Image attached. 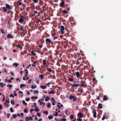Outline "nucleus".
Here are the masks:
<instances>
[{"mask_svg":"<svg viewBox=\"0 0 121 121\" xmlns=\"http://www.w3.org/2000/svg\"><path fill=\"white\" fill-rule=\"evenodd\" d=\"M80 82L81 84H80V86L84 87L85 88L86 87V84L85 81L81 80V81Z\"/></svg>","mask_w":121,"mask_h":121,"instance_id":"obj_1","label":"nucleus"},{"mask_svg":"<svg viewBox=\"0 0 121 121\" xmlns=\"http://www.w3.org/2000/svg\"><path fill=\"white\" fill-rule=\"evenodd\" d=\"M45 41L46 42V43L47 44H52L54 43L53 42L51 41L50 39L48 38L46 39Z\"/></svg>","mask_w":121,"mask_h":121,"instance_id":"obj_2","label":"nucleus"},{"mask_svg":"<svg viewBox=\"0 0 121 121\" xmlns=\"http://www.w3.org/2000/svg\"><path fill=\"white\" fill-rule=\"evenodd\" d=\"M69 98L70 99H73V100H72L73 102L77 101L78 100V98H77L75 96H73L72 95H70Z\"/></svg>","mask_w":121,"mask_h":121,"instance_id":"obj_3","label":"nucleus"},{"mask_svg":"<svg viewBox=\"0 0 121 121\" xmlns=\"http://www.w3.org/2000/svg\"><path fill=\"white\" fill-rule=\"evenodd\" d=\"M25 18V16L22 15L20 18L19 20L18 21L19 23H21L24 20V19Z\"/></svg>","mask_w":121,"mask_h":121,"instance_id":"obj_4","label":"nucleus"},{"mask_svg":"<svg viewBox=\"0 0 121 121\" xmlns=\"http://www.w3.org/2000/svg\"><path fill=\"white\" fill-rule=\"evenodd\" d=\"M92 112L93 113V117L94 118H95L96 117V109L94 108L93 110L92 111Z\"/></svg>","mask_w":121,"mask_h":121,"instance_id":"obj_5","label":"nucleus"},{"mask_svg":"<svg viewBox=\"0 0 121 121\" xmlns=\"http://www.w3.org/2000/svg\"><path fill=\"white\" fill-rule=\"evenodd\" d=\"M80 84H71V86L74 87H78L80 86Z\"/></svg>","mask_w":121,"mask_h":121,"instance_id":"obj_6","label":"nucleus"},{"mask_svg":"<svg viewBox=\"0 0 121 121\" xmlns=\"http://www.w3.org/2000/svg\"><path fill=\"white\" fill-rule=\"evenodd\" d=\"M76 75L77 78H79L80 77L79 72L78 71L76 72Z\"/></svg>","mask_w":121,"mask_h":121,"instance_id":"obj_7","label":"nucleus"},{"mask_svg":"<svg viewBox=\"0 0 121 121\" xmlns=\"http://www.w3.org/2000/svg\"><path fill=\"white\" fill-rule=\"evenodd\" d=\"M5 6L7 9H11V6L8 4H7L5 5Z\"/></svg>","mask_w":121,"mask_h":121,"instance_id":"obj_8","label":"nucleus"},{"mask_svg":"<svg viewBox=\"0 0 121 121\" xmlns=\"http://www.w3.org/2000/svg\"><path fill=\"white\" fill-rule=\"evenodd\" d=\"M108 98L106 95H104L103 98V99L104 101L107 100L108 99Z\"/></svg>","mask_w":121,"mask_h":121,"instance_id":"obj_9","label":"nucleus"},{"mask_svg":"<svg viewBox=\"0 0 121 121\" xmlns=\"http://www.w3.org/2000/svg\"><path fill=\"white\" fill-rule=\"evenodd\" d=\"M78 115L81 118H82L83 116V114L81 112H78Z\"/></svg>","mask_w":121,"mask_h":121,"instance_id":"obj_10","label":"nucleus"},{"mask_svg":"<svg viewBox=\"0 0 121 121\" xmlns=\"http://www.w3.org/2000/svg\"><path fill=\"white\" fill-rule=\"evenodd\" d=\"M39 6H41L42 5L43 3V2L42 0H39Z\"/></svg>","mask_w":121,"mask_h":121,"instance_id":"obj_11","label":"nucleus"},{"mask_svg":"<svg viewBox=\"0 0 121 121\" xmlns=\"http://www.w3.org/2000/svg\"><path fill=\"white\" fill-rule=\"evenodd\" d=\"M64 4V1H62L59 4L60 6L61 7L63 6Z\"/></svg>","mask_w":121,"mask_h":121,"instance_id":"obj_12","label":"nucleus"},{"mask_svg":"<svg viewBox=\"0 0 121 121\" xmlns=\"http://www.w3.org/2000/svg\"><path fill=\"white\" fill-rule=\"evenodd\" d=\"M7 37L9 38H12L13 37V36L10 34H8Z\"/></svg>","mask_w":121,"mask_h":121,"instance_id":"obj_13","label":"nucleus"},{"mask_svg":"<svg viewBox=\"0 0 121 121\" xmlns=\"http://www.w3.org/2000/svg\"><path fill=\"white\" fill-rule=\"evenodd\" d=\"M42 61L43 64L44 65H46V60H43Z\"/></svg>","mask_w":121,"mask_h":121,"instance_id":"obj_14","label":"nucleus"},{"mask_svg":"<svg viewBox=\"0 0 121 121\" xmlns=\"http://www.w3.org/2000/svg\"><path fill=\"white\" fill-rule=\"evenodd\" d=\"M102 104L101 103H99L98 104V107L100 109H101L102 108V107L101 106L102 105Z\"/></svg>","mask_w":121,"mask_h":121,"instance_id":"obj_15","label":"nucleus"},{"mask_svg":"<svg viewBox=\"0 0 121 121\" xmlns=\"http://www.w3.org/2000/svg\"><path fill=\"white\" fill-rule=\"evenodd\" d=\"M61 28L60 29V30L62 31L64 30H65L64 27L63 26H60Z\"/></svg>","mask_w":121,"mask_h":121,"instance_id":"obj_16","label":"nucleus"},{"mask_svg":"<svg viewBox=\"0 0 121 121\" xmlns=\"http://www.w3.org/2000/svg\"><path fill=\"white\" fill-rule=\"evenodd\" d=\"M40 87L43 89H45L46 88V86H43V85H42L40 86Z\"/></svg>","mask_w":121,"mask_h":121,"instance_id":"obj_17","label":"nucleus"},{"mask_svg":"<svg viewBox=\"0 0 121 121\" xmlns=\"http://www.w3.org/2000/svg\"><path fill=\"white\" fill-rule=\"evenodd\" d=\"M54 93V91H51L48 93V94H53Z\"/></svg>","mask_w":121,"mask_h":121,"instance_id":"obj_18","label":"nucleus"},{"mask_svg":"<svg viewBox=\"0 0 121 121\" xmlns=\"http://www.w3.org/2000/svg\"><path fill=\"white\" fill-rule=\"evenodd\" d=\"M31 53L34 56H35L36 54L34 52V51L33 50L31 51Z\"/></svg>","mask_w":121,"mask_h":121,"instance_id":"obj_19","label":"nucleus"},{"mask_svg":"<svg viewBox=\"0 0 121 121\" xmlns=\"http://www.w3.org/2000/svg\"><path fill=\"white\" fill-rule=\"evenodd\" d=\"M35 110L36 112H38L39 111V109L38 108V107H35Z\"/></svg>","mask_w":121,"mask_h":121,"instance_id":"obj_20","label":"nucleus"},{"mask_svg":"<svg viewBox=\"0 0 121 121\" xmlns=\"http://www.w3.org/2000/svg\"><path fill=\"white\" fill-rule=\"evenodd\" d=\"M68 80L71 82H72L73 81V79L71 78H68Z\"/></svg>","mask_w":121,"mask_h":121,"instance_id":"obj_21","label":"nucleus"},{"mask_svg":"<svg viewBox=\"0 0 121 121\" xmlns=\"http://www.w3.org/2000/svg\"><path fill=\"white\" fill-rule=\"evenodd\" d=\"M50 99V97H49L48 96H47L46 98V99H45V100L46 101H47L48 100H49Z\"/></svg>","mask_w":121,"mask_h":121,"instance_id":"obj_22","label":"nucleus"},{"mask_svg":"<svg viewBox=\"0 0 121 121\" xmlns=\"http://www.w3.org/2000/svg\"><path fill=\"white\" fill-rule=\"evenodd\" d=\"M26 85H25L23 84H22L20 85V87L21 88H22L23 87H24L25 86H26Z\"/></svg>","mask_w":121,"mask_h":121,"instance_id":"obj_23","label":"nucleus"},{"mask_svg":"<svg viewBox=\"0 0 121 121\" xmlns=\"http://www.w3.org/2000/svg\"><path fill=\"white\" fill-rule=\"evenodd\" d=\"M48 117V119L49 120L52 119L53 118V117L52 116H49Z\"/></svg>","mask_w":121,"mask_h":121,"instance_id":"obj_24","label":"nucleus"},{"mask_svg":"<svg viewBox=\"0 0 121 121\" xmlns=\"http://www.w3.org/2000/svg\"><path fill=\"white\" fill-rule=\"evenodd\" d=\"M13 66L15 65L16 66V67H17L18 65V64L16 63H14L13 64Z\"/></svg>","mask_w":121,"mask_h":121,"instance_id":"obj_25","label":"nucleus"},{"mask_svg":"<svg viewBox=\"0 0 121 121\" xmlns=\"http://www.w3.org/2000/svg\"><path fill=\"white\" fill-rule=\"evenodd\" d=\"M44 76L43 75L40 74L39 75V77H41V79H43V78Z\"/></svg>","mask_w":121,"mask_h":121,"instance_id":"obj_26","label":"nucleus"},{"mask_svg":"<svg viewBox=\"0 0 121 121\" xmlns=\"http://www.w3.org/2000/svg\"><path fill=\"white\" fill-rule=\"evenodd\" d=\"M3 8L4 12H6L7 10V9H6L5 7H4Z\"/></svg>","mask_w":121,"mask_h":121,"instance_id":"obj_27","label":"nucleus"},{"mask_svg":"<svg viewBox=\"0 0 121 121\" xmlns=\"http://www.w3.org/2000/svg\"><path fill=\"white\" fill-rule=\"evenodd\" d=\"M68 12L65 10H64L63 11V13L65 14H66Z\"/></svg>","mask_w":121,"mask_h":121,"instance_id":"obj_28","label":"nucleus"},{"mask_svg":"<svg viewBox=\"0 0 121 121\" xmlns=\"http://www.w3.org/2000/svg\"><path fill=\"white\" fill-rule=\"evenodd\" d=\"M2 37L3 38H4L5 40H6V38L5 35H2Z\"/></svg>","mask_w":121,"mask_h":121,"instance_id":"obj_29","label":"nucleus"},{"mask_svg":"<svg viewBox=\"0 0 121 121\" xmlns=\"http://www.w3.org/2000/svg\"><path fill=\"white\" fill-rule=\"evenodd\" d=\"M7 86L8 87H9L10 88H11L13 86V85H12L11 84H8L7 85Z\"/></svg>","mask_w":121,"mask_h":121,"instance_id":"obj_30","label":"nucleus"},{"mask_svg":"<svg viewBox=\"0 0 121 121\" xmlns=\"http://www.w3.org/2000/svg\"><path fill=\"white\" fill-rule=\"evenodd\" d=\"M58 115V112H55V114H53V116H57Z\"/></svg>","mask_w":121,"mask_h":121,"instance_id":"obj_31","label":"nucleus"},{"mask_svg":"<svg viewBox=\"0 0 121 121\" xmlns=\"http://www.w3.org/2000/svg\"><path fill=\"white\" fill-rule=\"evenodd\" d=\"M9 110L11 112H13V108H10L9 109Z\"/></svg>","mask_w":121,"mask_h":121,"instance_id":"obj_32","label":"nucleus"},{"mask_svg":"<svg viewBox=\"0 0 121 121\" xmlns=\"http://www.w3.org/2000/svg\"><path fill=\"white\" fill-rule=\"evenodd\" d=\"M12 116L15 119L17 117V115L16 114L14 115L13 114L12 115Z\"/></svg>","mask_w":121,"mask_h":121,"instance_id":"obj_33","label":"nucleus"},{"mask_svg":"<svg viewBox=\"0 0 121 121\" xmlns=\"http://www.w3.org/2000/svg\"><path fill=\"white\" fill-rule=\"evenodd\" d=\"M22 102L25 105H27V104L25 102L24 100H23L22 101Z\"/></svg>","mask_w":121,"mask_h":121,"instance_id":"obj_34","label":"nucleus"},{"mask_svg":"<svg viewBox=\"0 0 121 121\" xmlns=\"http://www.w3.org/2000/svg\"><path fill=\"white\" fill-rule=\"evenodd\" d=\"M34 93L37 94L39 93V91H38L35 90L34 91Z\"/></svg>","mask_w":121,"mask_h":121,"instance_id":"obj_35","label":"nucleus"},{"mask_svg":"<svg viewBox=\"0 0 121 121\" xmlns=\"http://www.w3.org/2000/svg\"><path fill=\"white\" fill-rule=\"evenodd\" d=\"M24 112L25 113H27V110L26 108H25L24 110Z\"/></svg>","mask_w":121,"mask_h":121,"instance_id":"obj_36","label":"nucleus"},{"mask_svg":"<svg viewBox=\"0 0 121 121\" xmlns=\"http://www.w3.org/2000/svg\"><path fill=\"white\" fill-rule=\"evenodd\" d=\"M9 97H12L13 98H14V96L12 94H10L9 95Z\"/></svg>","mask_w":121,"mask_h":121,"instance_id":"obj_37","label":"nucleus"},{"mask_svg":"<svg viewBox=\"0 0 121 121\" xmlns=\"http://www.w3.org/2000/svg\"><path fill=\"white\" fill-rule=\"evenodd\" d=\"M43 113L44 114H45L46 115H47L48 114V111L46 112L44 111L43 112Z\"/></svg>","mask_w":121,"mask_h":121,"instance_id":"obj_38","label":"nucleus"},{"mask_svg":"<svg viewBox=\"0 0 121 121\" xmlns=\"http://www.w3.org/2000/svg\"><path fill=\"white\" fill-rule=\"evenodd\" d=\"M17 47H19V48L20 49H22V47L20 46V44H18V45H17Z\"/></svg>","mask_w":121,"mask_h":121,"instance_id":"obj_39","label":"nucleus"},{"mask_svg":"<svg viewBox=\"0 0 121 121\" xmlns=\"http://www.w3.org/2000/svg\"><path fill=\"white\" fill-rule=\"evenodd\" d=\"M11 103L13 105H14V102L13 101V100H11L10 101Z\"/></svg>","mask_w":121,"mask_h":121,"instance_id":"obj_40","label":"nucleus"},{"mask_svg":"<svg viewBox=\"0 0 121 121\" xmlns=\"http://www.w3.org/2000/svg\"><path fill=\"white\" fill-rule=\"evenodd\" d=\"M33 12H34V13L35 14H36L38 13V11H35V10H33Z\"/></svg>","mask_w":121,"mask_h":121,"instance_id":"obj_41","label":"nucleus"},{"mask_svg":"<svg viewBox=\"0 0 121 121\" xmlns=\"http://www.w3.org/2000/svg\"><path fill=\"white\" fill-rule=\"evenodd\" d=\"M33 1L35 3H37L38 2V1L37 0H33Z\"/></svg>","mask_w":121,"mask_h":121,"instance_id":"obj_42","label":"nucleus"},{"mask_svg":"<svg viewBox=\"0 0 121 121\" xmlns=\"http://www.w3.org/2000/svg\"><path fill=\"white\" fill-rule=\"evenodd\" d=\"M51 104L50 103H49L48 104V105L47 106V107L48 108H50V105Z\"/></svg>","mask_w":121,"mask_h":121,"instance_id":"obj_43","label":"nucleus"},{"mask_svg":"<svg viewBox=\"0 0 121 121\" xmlns=\"http://www.w3.org/2000/svg\"><path fill=\"white\" fill-rule=\"evenodd\" d=\"M105 115H104L103 116V117L102 118V120H104L105 118Z\"/></svg>","mask_w":121,"mask_h":121,"instance_id":"obj_44","label":"nucleus"},{"mask_svg":"<svg viewBox=\"0 0 121 121\" xmlns=\"http://www.w3.org/2000/svg\"><path fill=\"white\" fill-rule=\"evenodd\" d=\"M70 118L71 119H73V116L72 115H71L70 116Z\"/></svg>","mask_w":121,"mask_h":121,"instance_id":"obj_45","label":"nucleus"},{"mask_svg":"<svg viewBox=\"0 0 121 121\" xmlns=\"http://www.w3.org/2000/svg\"><path fill=\"white\" fill-rule=\"evenodd\" d=\"M30 98H27L26 99V101H28L30 100Z\"/></svg>","mask_w":121,"mask_h":121,"instance_id":"obj_46","label":"nucleus"},{"mask_svg":"<svg viewBox=\"0 0 121 121\" xmlns=\"http://www.w3.org/2000/svg\"><path fill=\"white\" fill-rule=\"evenodd\" d=\"M43 50L44 51L47 52L48 51V49L46 48H44L43 49Z\"/></svg>","mask_w":121,"mask_h":121,"instance_id":"obj_47","label":"nucleus"},{"mask_svg":"<svg viewBox=\"0 0 121 121\" xmlns=\"http://www.w3.org/2000/svg\"><path fill=\"white\" fill-rule=\"evenodd\" d=\"M25 70L26 71L25 72V74H27L28 73L27 69H25Z\"/></svg>","mask_w":121,"mask_h":121,"instance_id":"obj_48","label":"nucleus"},{"mask_svg":"<svg viewBox=\"0 0 121 121\" xmlns=\"http://www.w3.org/2000/svg\"><path fill=\"white\" fill-rule=\"evenodd\" d=\"M51 84V82H49L47 84V85L48 86V87H49L50 86L49 85Z\"/></svg>","mask_w":121,"mask_h":121,"instance_id":"obj_49","label":"nucleus"},{"mask_svg":"<svg viewBox=\"0 0 121 121\" xmlns=\"http://www.w3.org/2000/svg\"><path fill=\"white\" fill-rule=\"evenodd\" d=\"M28 119H29L30 120H33V118L31 116H30L29 117V118H28Z\"/></svg>","mask_w":121,"mask_h":121,"instance_id":"obj_50","label":"nucleus"},{"mask_svg":"<svg viewBox=\"0 0 121 121\" xmlns=\"http://www.w3.org/2000/svg\"><path fill=\"white\" fill-rule=\"evenodd\" d=\"M47 70L49 72H51L52 71V69L50 68H49Z\"/></svg>","mask_w":121,"mask_h":121,"instance_id":"obj_51","label":"nucleus"},{"mask_svg":"<svg viewBox=\"0 0 121 121\" xmlns=\"http://www.w3.org/2000/svg\"><path fill=\"white\" fill-rule=\"evenodd\" d=\"M51 100L52 101V102H54V101H56L55 99H54V98L53 97H52V98L51 99Z\"/></svg>","mask_w":121,"mask_h":121,"instance_id":"obj_52","label":"nucleus"},{"mask_svg":"<svg viewBox=\"0 0 121 121\" xmlns=\"http://www.w3.org/2000/svg\"><path fill=\"white\" fill-rule=\"evenodd\" d=\"M40 21V20L39 19H37L36 21V22L37 24Z\"/></svg>","mask_w":121,"mask_h":121,"instance_id":"obj_53","label":"nucleus"},{"mask_svg":"<svg viewBox=\"0 0 121 121\" xmlns=\"http://www.w3.org/2000/svg\"><path fill=\"white\" fill-rule=\"evenodd\" d=\"M56 103V101L52 102V105H55V103Z\"/></svg>","mask_w":121,"mask_h":121,"instance_id":"obj_54","label":"nucleus"},{"mask_svg":"<svg viewBox=\"0 0 121 121\" xmlns=\"http://www.w3.org/2000/svg\"><path fill=\"white\" fill-rule=\"evenodd\" d=\"M0 31L1 32L2 34H4L5 33L3 31L2 29L0 30Z\"/></svg>","mask_w":121,"mask_h":121,"instance_id":"obj_55","label":"nucleus"},{"mask_svg":"<svg viewBox=\"0 0 121 121\" xmlns=\"http://www.w3.org/2000/svg\"><path fill=\"white\" fill-rule=\"evenodd\" d=\"M10 114L9 113H8L7 114V117L8 118H9V116H10Z\"/></svg>","mask_w":121,"mask_h":121,"instance_id":"obj_56","label":"nucleus"},{"mask_svg":"<svg viewBox=\"0 0 121 121\" xmlns=\"http://www.w3.org/2000/svg\"><path fill=\"white\" fill-rule=\"evenodd\" d=\"M43 44H42V45H40V44H39V47H40V48H42V46H43Z\"/></svg>","mask_w":121,"mask_h":121,"instance_id":"obj_57","label":"nucleus"},{"mask_svg":"<svg viewBox=\"0 0 121 121\" xmlns=\"http://www.w3.org/2000/svg\"><path fill=\"white\" fill-rule=\"evenodd\" d=\"M29 8L27 7L26 8V11H28L29 10Z\"/></svg>","mask_w":121,"mask_h":121,"instance_id":"obj_58","label":"nucleus"},{"mask_svg":"<svg viewBox=\"0 0 121 121\" xmlns=\"http://www.w3.org/2000/svg\"><path fill=\"white\" fill-rule=\"evenodd\" d=\"M31 88L32 89H34L35 88L34 86L33 85L31 86Z\"/></svg>","mask_w":121,"mask_h":121,"instance_id":"obj_59","label":"nucleus"},{"mask_svg":"<svg viewBox=\"0 0 121 121\" xmlns=\"http://www.w3.org/2000/svg\"><path fill=\"white\" fill-rule=\"evenodd\" d=\"M37 115L39 117H40L41 115V114L39 113H37Z\"/></svg>","mask_w":121,"mask_h":121,"instance_id":"obj_60","label":"nucleus"},{"mask_svg":"<svg viewBox=\"0 0 121 121\" xmlns=\"http://www.w3.org/2000/svg\"><path fill=\"white\" fill-rule=\"evenodd\" d=\"M32 81V80L31 79H30L28 83L29 84H30L31 83V82Z\"/></svg>","mask_w":121,"mask_h":121,"instance_id":"obj_61","label":"nucleus"},{"mask_svg":"<svg viewBox=\"0 0 121 121\" xmlns=\"http://www.w3.org/2000/svg\"><path fill=\"white\" fill-rule=\"evenodd\" d=\"M77 63H76V65H79L80 64V63L78 60H77Z\"/></svg>","mask_w":121,"mask_h":121,"instance_id":"obj_62","label":"nucleus"},{"mask_svg":"<svg viewBox=\"0 0 121 121\" xmlns=\"http://www.w3.org/2000/svg\"><path fill=\"white\" fill-rule=\"evenodd\" d=\"M65 112L66 114V115H67V112H68V111L67 110L65 109Z\"/></svg>","mask_w":121,"mask_h":121,"instance_id":"obj_63","label":"nucleus"},{"mask_svg":"<svg viewBox=\"0 0 121 121\" xmlns=\"http://www.w3.org/2000/svg\"><path fill=\"white\" fill-rule=\"evenodd\" d=\"M31 64H29L28 65V66L27 67V69H29V67L31 66Z\"/></svg>","mask_w":121,"mask_h":121,"instance_id":"obj_64","label":"nucleus"}]
</instances>
